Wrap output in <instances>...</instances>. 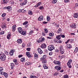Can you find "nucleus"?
Masks as SVG:
<instances>
[{"instance_id":"nucleus-52","label":"nucleus","mask_w":78,"mask_h":78,"mask_svg":"<svg viewBox=\"0 0 78 78\" xmlns=\"http://www.w3.org/2000/svg\"><path fill=\"white\" fill-rule=\"evenodd\" d=\"M64 2H66V3H68L69 2V0H64Z\"/></svg>"},{"instance_id":"nucleus-7","label":"nucleus","mask_w":78,"mask_h":78,"mask_svg":"<svg viewBox=\"0 0 78 78\" xmlns=\"http://www.w3.org/2000/svg\"><path fill=\"white\" fill-rule=\"evenodd\" d=\"M55 68L58 71L61 70V69H62V67L59 66H56L55 67Z\"/></svg>"},{"instance_id":"nucleus-6","label":"nucleus","mask_w":78,"mask_h":78,"mask_svg":"<svg viewBox=\"0 0 78 78\" xmlns=\"http://www.w3.org/2000/svg\"><path fill=\"white\" fill-rule=\"evenodd\" d=\"M44 38L43 37H41L38 40V42H43L44 41Z\"/></svg>"},{"instance_id":"nucleus-30","label":"nucleus","mask_w":78,"mask_h":78,"mask_svg":"<svg viewBox=\"0 0 78 78\" xmlns=\"http://www.w3.org/2000/svg\"><path fill=\"white\" fill-rule=\"evenodd\" d=\"M78 48L77 47H76L74 50V52L75 53H77L78 52Z\"/></svg>"},{"instance_id":"nucleus-56","label":"nucleus","mask_w":78,"mask_h":78,"mask_svg":"<svg viewBox=\"0 0 78 78\" xmlns=\"http://www.w3.org/2000/svg\"><path fill=\"white\" fill-rule=\"evenodd\" d=\"M58 57H59V59H62V56H60V55H58Z\"/></svg>"},{"instance_id":"nucleus-36","label":"nucleus","mask_w":78,"mask_h":78,"mask_svg":"<svg viewBox=\"0 0 78 78\" xmlns=\"http://www.w3.org/2000/svg\"><path fill=\"white\" fill-rule=\"evenodd\" d=\"M15 30H16V27H14V26H13L12 27V31H15Z\"/></svg>"},{"instance_id":"nucleus-60","label":"nucleus","mask_w":78,"mask_h":78,"mask_svg":"<svg viewBox=\"0 0 78 78\" xmlns=\"http://www.w3.org/2000/svg\"><path fill=\"white\" fill-rule=\"evenodd\" d=\"M27 51H30V48H27Z\"/></svg>"},{"instance_id":"nucleus-28","label":"nucleus","mask_w":78,"mask_h":78,"mask_svg":"<svg viewBox=\"0 0 78 78\" xmlns=\"http://www.w3.org/2000/svg\"><path fill=\"white\" fill-rule=\"evenodd\" d=\"M71 26L72 28H76V26L74 23H73L72 25H71Z\"/></svg>"},{"instance_id":"nucleus-35","label":"nucleus","mask_w":78,"mask_h":78,"mask_svg":"<svg viewBox=\"0 0 78 78\" xmlns=\"http://www.w3.org/2000/svg\"><path fill=\"white\" fill-rule=\"evenodd\" d=\"M46 57L47 56L46 55H44L43 56V58H43V59H45Z\"/></svg>"},{"instance_id":"nucleus-45","label":"nucleus","mask_w":78,"mask_h":78,"mask_svg":"<svg viewBox=\"0 0 78 78\" xmlns=\"http://www.w3.org/2000/svg\"><path fill=\"white\" fill-rule=\"evenodd\" d=\"M61 31H62V29L61 28H59L58 30V33H60Z\"/></svg>"},{"instance_id":"nucleus-64","label":"nucleus","mask_w":78,"mask_h":78,"mask_svg":"<svg viewBox=\"0 0 78 78\" xmlns=\"http://www.w3.org/2000/svg\"><path fill=\"white\" fill-rule=\"evenodd\" d=\"M76 68H78V64H76Z\"/></svg>"},{"instance_id":"nucleus-54","label":"nucleus","mask_w":78,"mask_h":78,"mask_svg":"<svg viewBox=\"0 0 78 78\" xmlns=\"http://www.w3.org/2000/svg\"><path fill=\"white\" fill-rule=\"evenodd\" d=\"M70 40V39L68 40H67V41L65 42V44H67L68 43V42H69V41Z\"/></svg>"},{"instance_id":"nucleus-24","label":"nucleus","mask_w":78,"mask_h":78,"mask_svg":"<svg viewBox=\"0 0 78 78\" xmlns=\"http://www.w3.org/2000/svg\"><path fill=\"white\" fill-rule=\"evenodd\" d=\"M43 66L44 69H48V67L47 66V65L45 64H43Z\"/></svg>"},{"instance_id":"nucleus-10","label":"nucleus","mask_w":78,"mask_h":78,"mask_svg":"<svg viewBox=\"0 0 78 78\" xmlns=\"http://www.w3.org/2000/svg\"><path fill=\"white\" fill-rule=\"evenodd\" d=\"M53 62L55 64L59 65L61 64V62L59 61L54 60Z\"/></svg>"},{"instance_id":"nucleus-39","label":"nucleus","mask_w":78,"mask_h":78,"mask_svg":"<svg viewBox=\"0 0 78 78\" xmlns=\"http://www.w3.org/2000/svg\"><path fill=\"white\" fill-rule=\"evenodd\" d=\"M44 32L45 33H47V32H48V30H47V29L45 28L44 29Z\"/></svg>"},{"instance_id":"nucleus-62","label":"nucleus","mask_w":78,"mask_h":78,"mask_svg":"<svg viewBox=\"0 0 78 78\" xmlns=\"http://www.w3.org/2000/svg\"><path fill=\"white\" fill-rule=\"evenodd\" d=\"M4 33V32H1L0 33V34H3Z\"/></svg>"},{"instance_id":"nucleus-8","label":"nucleus","mask_w":78,"mask_h":78,"mask_svg":"<svg viewBox=\"0 0 78 78\" xmlns=\"http://www.w3.org/2000/svg\"><path fill=\"white\" fill-rule=\"evenodd\" d=\"M47 47V45L45 43H43L41 44V48H45Z\"/></svg>"},{"instance_id":"nucleus-44","label":"nucleus","mask_w":78,"mask_h":78,"mask_svg":"<svg viewBox=\"0 0 78 78\" xmlns=\"http://www.w3.org/2000/svg\"><path fill=\"white\" fill-rule=\"evenodd\" d=\"M33 31L32 30H30L29 34H33Z\"/></svg>"},{"instance_id":"nucleus-19","label":"nucleus","mask_w":78,"mask_h":78,"mask_svg":"<svg viewBox=\"0 0 78 78\" xmlns=\"http://www.w3.org/2000/svg\"><path fill=\"white\" fill-rule=\"evenodd\" d=\"M26 55L28 57H29V58H30L31 57V55H30V52H26Z\"/></svg>"},{"instance_id":"nucleus-41","label":"nucleus","mask_w":78,"mask_h":78,"mask_svg":"<svg viewBox=\"0 0 78 78\" xmlns=\"http://www.w3.org/2000/svg\"><path fill=\"white\" fill-rule=\"evenodd\" d=\"M41 5V2H39L38 4H37V7H38L39 6H40Z\"/></svg>"},{"instance_id":"nucleus-27","label":"nucleus","mask_w":78,"mask_h":78,"mask_svg":"<svg viewBox=\"0 0 78 78\" xmlns=\"http://www.w3.org/2000/svg\"><path fill=\"white\" fill-rule=\"evenodd\" d=\"M11 36V34H9L7 36V38L8 39H10V36Z\"/></svg>"},{"instance_id":"nucleus-51","label":"nucleus","mask_w":78,"mask_h":78,"mask_svg":"<svg viewBox=\"0 0 78 78\" xmlns=\"http://www.w3.org/2000/svg\"><path fill=\"white\" fill-rule=\"evenodd\" d=\"M20 5H22V6H23V5H25V4L24 3V2H21V3H20Z\"/></svg>"},{"instance_id":"nucleus-53","label":"nucleus","mask_w":78,"mask_h":78,"mask_svg":"<svg viewBox=\"0 0 78 78\" xmlns=\"http://www.w3.org/2000/svg\"><path fill=\"white\" fill-rule=\"evenodd\" d=\"M17 59H14L13 60V62H14L15 63L16 62H17Z\"/></svg>"},{"instance_id":"nucleus-58","label":"nucleus","mask_w":78,"mask_h":78,"mask_svg":"<svg viewBox=\"0 0 78 78\" xmlns=\"http://www.w3.org/2000/svg\"><path fill=\"white\" fill-rule=\"evenodd\" d=\"M61 37H65V35H62L61 36Z\"/></svg>"},{"instance_id":"nucleus-21","label":"nucleus","mask_w":78,"mask_h":78,"mask_svg":"<svg viewBox=\"0 0 78 78\" xmlns=\"http://www.w3.org/2000/svg\"><path fill=\"white\" fill-rule=\"evenodd\" d=\"M72 62V60L71 59H69L67 63V64H70Z\"/></svg>"},{"instance_id":"nucleus-29","label":"nucleus","mask_w":78,"mask_h":78,"mask_svg":"<svg viewBox=\"0 0 78 78\" xmlns=\"http://www.w3.org/2000/svg\"><path fill=\"white\" fill-rule=\"evenodd\" d=\"M28 14H29L30 15H33V12H32V11H29L28 12Z\"/></svg>"},{"instance_id":"nucleus-34","label":"nucleus","mask_w":78,"mask_h":78,"mask_svg":"<svg viewBox=\"0 0 78 78\" xmlns=\"http://www.w3.org/2000/svg\"><path fill=\"white\" fill-rule=\"evenodd\" d=\"M31 64V63L29 62H26L25 63V65L26 66H28V65H30Z\"/></svg>"},{"instance_id":"nucleus-5","label":"nucleus","mask_w":78,"mask_h":78,"mask_svg":"<svg viewBox=\"0 0 78 78\" xmlns=\"http://www.w3.org/2000/svg\"><path fill=\"white\" fill-rule=\"evenodd\" d=\"M16 50L14 49L11 50L9 52V54L10 56H12L14 54V52H15Z\"/></svg>"},{"instance_id":"nucleus-33","label":"nucleus","mask_w":78,"mask_h":78,"mask_svg":"<svg viewBox=\"0 0 78 78\" xmlns=\"http://www.w3.org/2000/svg\"><path fill=\"white\" fill-rule=\"evenodd\" d=\"M57 2V0H53L52 1V3L55 4V3H56Z\"/></svg>"},{"instance_id":"nucleus-42","label":"nucleus","mask_w":78,"mask_h":78,"mask_svg":"<svg viewBox=\"0 0 78 78\" xmlns=\"http://www.w3.org/2000/svg\"><path fill=\"white\" fill-rule=\"evenodd\" d=\"M2 70H3V68L2 67H0V72H2Z\"/></svg>"},{"instance_id":"nucleus-22","label":"nucleus","mask_w":78,"mask_h":78,"mask_svg":"<svg viewBox=\"0 0 78 78\" xmlns=\"http://www.w3.org/2000/svg\"><path fill=\"white\" fill-rule=\"evenodd\" d=\"M25 58H23L21 59L20 61L22 62H25Z\"/></svg>"},{"instance_id":"nucleus-32","label":"nucleus","mask_w":78,"mask_h":78,"mask_svg":"<svg viewBox=\"0 0 78 78\" xmlns=\"http://www.w3.org/2000/svg\"><path fill=\"white\" fill-rule=\"evenodd\" d=\"M49 36H51L52 37L54 36V34H53V33H50L49 34Z\"/></svg>"},{"instance_id":"nucleus-2","label":"nucleus","mask_w":78,"mask_h":78,"mask_svg":"<svg viewBox=\"0 0 78 78\" xmlns=\"http://www.w3.org/2000/svg\"><path fill=\"white\" fill-rule=\"evenodd\" d=\"M54 48H55V47L53 45H50L48 47V50L49 51H52Z\"/></svg>"},{"instance_id":"nucleus-23","label":"nucleus","mask_w":78,"mask_h":78,"mask_svg":"<svg viewBox=\"0 0 78 78\" xmlns=\"http://www.w3.org/2000/svg\"><path fill=\"white\" fill-rule=\"evenodd\" d=\"M61 36L60 35H58L56 36V38L58 39V40H60L61 38Z\"/></svg>"},{"instance_id":"nucleus-26","label":"nucleus","mask_w":78,"mask_h":78,"mask_svg":"<svg viewBox=\"0 0 78 78\" xmlns=\"http://www.w3.org/2000/svg\"><path fill=\"white\" fill-rule=\"evenodd\" d=\"M22 28L21 27H19L18 28V31L19 33H20L22 31Z\"/></svg>"},{"instance_id":"nucleus-47","label":"nucleus","mask_w":78,"mask_h":78,"mask_svg":"<svg viewBox=\"0 0 78 78\" xmlns=\"http://www.w3.org/2000/svg\"><path fill=\"white\" fill-rule=\"evenodd\" d=\"M26 12V10L23 9H22L21 12Z\"/></svg>"},{"instance_id":"nucleus-18","label":"nucleus","mask_w":78,"mask_h":78,"mask_svg":"<svg viewBox=\"0 0 78 78\" xmlns=\"http://www.w3.org/2000/svg\"><path fill=\"white\" fill-rule=\"evenodd\" d=\"M11 69H14V63H12L11 64Z\"/></svg>"},{"instance_id":"nucleus-31","label":"nucleus","mask_w":78,"mask_h":78,"mask_svg":"<svg viewBox=\"0 0 78 78\" xmlns=\"http://www.w3.org/2000/svg\"><path fill=\"white\" fill-rule=\"evenodd\" d=\"M47 20L48 21H49L50 20V17L49 16H47Z\"/></svg>"},{"instance_id":"nucleus-3","label":"nucleus","mask_w":78,"mask_h":78,"mask_svg":"<svg viewBox=\"0 0 78 78\" xmlns=\"http://www.w3.org/2000/svg\"><path fill=\"white\" fill-rule=\"evenodd\" d=\"M60 51V53L61 54H63L64 53V50L63 49V48L62 46H60L59 47Z\"/></svg>"},{"instance_id":"nucleus-20","label":"nucleus","mask_w":78,"mask_h":78,"mask_svg":"<svg viewBox=\"0 0 78 78\" xmlns=\"http://www.w3.org/2000/svg\"><path fill=\"white\" fill-rule=\"evenodd\" d=\"M18 43H19V44H21L22 42V40L21 39H18L17 40Z\"/></svg>"},{"instance_id":"nucleus-4","label":"nucleus","mask_w":78,"mask_h":78,"mask_svg":"<svg viewBox=\"0 0 78 78\" xmlns=\"http://www.w3.org/2000/svg\"><path fill=\"white\" fill-rule=\"evenodd\" d=\"M0 74L1 75H4L5 78H7L8 76V74L3 72H0Z\"/></svg>"},{"instance_id":"nucleus-55","label":"nucleus","mask_w":78,"mask_h":78,"mask_svg":"<svg viewBox=\"0 0 78 78\" xmlns=\"http://www.w3.org/2000/svg\"><path fill=\"white\" fill-rule=\"evenodd\" d=\"M22 47H25V44L23 43L22 44Z\"/></svg>"},{"instance_id":"nucleus-11","label":"nucleus","mask_w":78,"mask_h":78,"mask_svg":"<svg viewBox=\"0 0 78 78\" xmlns=\"http://www.w3.org/2000/svg\"><path fill=\"white\" fill-rule=\"evenodd\" d=\"M5 9H7L8 11H11L12 10V8L11 7L9 6L4 8Z\"/></svg>"},{"instance_id":"nucleus-46","label":"nucleus","mask_w":78,"mask_h":78,"mask_svg":"<svg viewBox=\"0 0 78 78\" xmlns=\"http://www.w3.org/2000/svg\"><path fill=\"white\" fill-rule=\"evenodd\" d=\"M67 64L69 68H72V66H71V65H70V64Z\"/></svg>"},{"instance_id":"nucleus-63","label":"nucleus","mask_w":78,"mask_h":78,"mask_svg":"<svg viewBox=\"0 0 78 78\" xmlns=\"http://www.w3.org/2000/svg\"><path fill=\"white\" fill-rule=\"evenodd\" d=\"M7 20L8 21V22H9V21L10 20V19L9 18H7Z\"/></svg>"},{"instance_id":"nucleus-16","label":"nucleus","mask_w":78,"mask_h":78,"mask_svg":"<svg viewBox=\"0 0 78 78\" xmlns=\"http://www.w3.org/2000/svg\"><path fill=\"white\" fill-rule=\"evenodd\" d=\"M71 47L72 45H71V44H67L66 46L67 48H71Z\"/></svg>"},{"instance_id":"nucleus-13","label":"nucleus","mask_w":78,"mask_h":78,"mask_svg":"<svg viewBox=\"0 0 78 78\" xmlns=\"http://www.w3.org/2000/svg\"><path fill=\"white\" fill-rule=\"evenodd\" d=\"M43 17L42 16H40L38 18V20H39L40 21H42V20H43Z\"/></svg>"},{"instance_id":"nucleus-15","label":"nucleus","mask_w":78,"mask_h":78,"mask_svg":"<svg viewBox=\"0 0 78 78\" xmlns=\"http://www.w3.org/2000/svg\"><path fill=\"white\" fill-rule=\"evenodd\" d=\"M20 33L21 34H22L23 36H25V35L26 34V31L22 30L21 32Z\"/></svg>"},{"instance_id":"nucleus-14","label":"nucleus","mask_w":78,"mask_h":78,"mask_svg":"<svg viewBox=\"0 0 78 78\" xmlns=\"http://www.w3.org/2000/svg\"><path fill=\"white\" fill-rule=\"evenodd\" d=\"M37 50L40 54H42L43 53V51H42V50L40 48H38L37 49Z\"/></svg>"},{"instance_id":"nucleus-12","label":"nucleus","mask_w":78,"mask_h":78,"mask_svg":"<svg viewBox=\"0 0 78 78\" xmlns=\"http://www.w3.org/2000/svg\"><path fill=\"white\" fill-rule=\"evenodd\" d=\"M8 1H9V0H3L2 2V4L8 3Z\"/></svg>"},{"instance_id":"nucleus-48","label":"nucleus","mask_w":78,"mask_h":78,"mask_svg":"<svg viewBox=\"0 0 78 78\" xmlns=\"http://www.w3.org/2000/svg\"><path fill=\"white\" fill-rule=\"evenodd\" d=\"M27 0H25L23 2L24 3L25 5H26L27 4Z\"/></svg>"},{"instance_id":"nucleus-38","label":"nucleus","mask_w":78,"mask_h":78,"mask_svg":"<svg viewBox=\"0 0 78 78\" xmlns=\"http://www.w3.org/2000/svg\"><path fill=\"white\" fill-rule=\"evenodd\" d=\"M39 9H40V10H42V9H44V7L43 6H40L39 8Z\"/></svg>"},{"instance_id":"nucleus-59","label":"nucleus","mask_w":78,"mask_h":78,"mask_svg":"<svg viewBox=\"0 0 78 78\" xmlns=\"http://www.w3.org/2000/svg\"><path fill=\"white\" fill-rule=\"evenodd\" d=\"M15 64L16 65H17L19 64V63H18V62H17V61L15 63Z\"/></svg>"},{"instance_id":"nucleus-57","label":"nucleus","mask_w":78,"mask_h":78,"mask_svg":"<svg viewBox=\"0 0 78 78\" xmlns=\"http://www.w3.org/2000/svg\"><path fill=\"white\" fill-rule=\"evenodd\" d=\"M18 12H22V9H20L18 10Z\"/></svg>"},{"instance_id":"nucleus-40","label":"nucleus","mask_w":78,"mask_h":78,"mask_svg":"<svg viewBox=\"0 0 78 78\" xmlns=\"http://www.w3.org/2000/svg\"><path fill=\"white\" fill-rule=\"evenodd\" d=\"M69 78V76H68V75H65L64 76L63 78Z\"/></svg>"},{"instance_id":"nucleus-61","label":"nucleus","mask_w":78,"mask_h":78,"mask_svg":"<svg viewBox=\"0 0 78 78\" xmlns=\"http://www.w3.org/2000/svg\"><path fill=\"white\" fill-rule=\"evenodd\" d=\"M52 54H53V53H52V52H50L49 53V55L50 56H51V55H52Z\"/></svg>"},{"instance_id":"nucleus-25","label":"nucleus","mask_w":78,"mask_h":78,"mask_svg":"<svg viewBox=\"0 0 78 78\" xmlns=\"http://www.w3.org/2000/svg\"><path fill=\"white\" fill-rule=\"evenodd\" d=\"M34 58L35 59H37L38 58V55L37 54H34Z\"/></svg>"},{"instance_id":"nucleus-49","label":"nucleus","mask_w":78,"mask_h":78,"mask_svg":"<svg viewBox=\"0 0 78 78\" xmlns=\"http://www.w3.org/2000/svg\"><path fill=\"white\" fill-rule=\"evenodd\" d=\"M59 74V73H55L54 74V75L55 76H56V75H58Z\"/></svg>"},{"instance_id":"nucleus-37","label":"nucleus","mask_w":78,"mask_h":78,"mask_svg":"<svg viewBox=\"0 0 78 78\" xmlns=\"http://www.w3.org/2000/svg\"><path fill=\"white\" fill-rule=\"evenodd\" d=\"M28 21H25L23 23V25H27V24H28Z\"/></svg>"},{"instance_id":"nucleus-50","label":"nucleus","mask_w":78,"mask_h":78,"mask_svg":"<svg viewBox=\"0 0 78 78\" xmlns=\"http://www.w3.org/2000/svg\"><path fill=\"white\" fill-rule=\"evenodd\" d=\"M5 53L6 55H9V52L7 51H5Z\"/></svg>"},{"instance_id":"nucleus-43","label":"nucleus","mask_w":78,"mask_h":78,"mask_svg":"<svg viewBox=\"0 0 78 78\" xmlns=\"http://www.w3.org/2000/svg\"><path fill=\"white\" fill-rule=\"evenodd\" d=\"M6 14L5 13H3L2 14V17H5V16H6Z\"/></svg>"},{"instance_id":"nucleus-1","label":"nucleus","mask_w":78,"mask_h":78,"mask_svg":"<svg viewBox=\"0 0 78 78\" xmlns=\"http://www.w3.org/2000/svg\"><path fill=\"white\" fill-rule=\"evenodd\" d=\"M0 58L1 61H5L6 59V55L4 54H0Z\"/></svg>"},{"instance_id":"nucleus-17","label":"nucleus","mask_w":78,"mask_h":78,"mask_svg":"<svg viewBox=\"0 0 78 78\" xmlns=\"http://www.w3.org/2000/svg\"><path fill=\"white\" fill-rule=\"evenodd\" d=\"M78 16V13H76L74 14L73 17L75 18H77Z\"/></svg>"},{"instance_id":"nucleus-9","label":"nucleus","mask_w":78,"mask_h":78,"mask_svg":"<svg viewBox=\"0 0 78 78\" xmlns=\"http://www.w3.org/2000/svg\"><path fill=\"white\" fill-rule=\"evenodd\" d=\"M41 60L42 61V62L43 64H45L47 63V62L46 60L43 59V58H41Z\"/></svg>"}]
</instances>
